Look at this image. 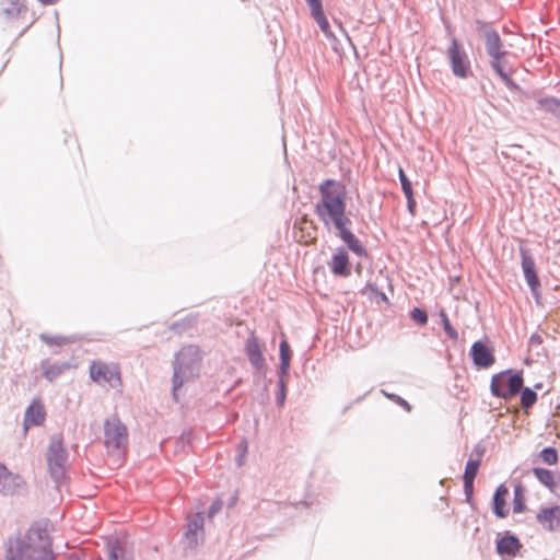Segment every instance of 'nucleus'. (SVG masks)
<instances>
[{
  "instance_id": "obj_1",
  "label": "nucleus",
  "mask_w": 560,
  "mask_h": 560,
  "mask_svg": "<svg viewBox=\"0 0 560 560\" xmlns=\"http://www.w3.org/2000/svg\"><path fill=\"white\" fill-rule=\"evenodd\" d=\"M320 199L315 205V213L325 226L332 225L340 238L357 254L364 252L359 240L349 230L351 220L346 214L347 191L343 184L326 179L319 185Z\"/></svg>"
},
{
  "instance_id": "obj_2",
  "label": "nucleus",
  "mask_w": 560,
  "mask_h": 560,
  "mask_svg": "<svg viewBox=\"0 0 560 560\" xmlns=\"http://www.w3.org/2000/svg\"><path fill=\"white\" fill-rule=\"evenodd\" d=\"M30 544L23 546L20 541L11 544L7 551V560H51L50 542L46 535L31 532Z\"/></svg>"
},
{
  "instance_id": "obj_3",
  "label": "nucleus",
  "mask_w": 560,
  "mask_h": 560,
  "mask_svg": "<svg viewBox=\"0 0 560 560\" xmlns=\"http://www.w3.org/2000/svg\"><path fill=\"white\" fill-rule=\"evenodd\" d=\"M523 387L522 373L502 371L491 377L490 389L493 396L505 400L516 396Z\"/></svg>"
},
{
  "instance_id": "obj_4",
  "label": "nucleus",
  "mask_w": 560,
  "mask_h": 560,
  "mask_svg": "<svg viewBox=\"0 0 560 560\" xmlns=\"http://www.w3.org/2000/svg\"><path fill=\"white\" fill-rule=\"evenodd\" d=\"M90 377L100 385L120 389L122 386L120 368L117 363H106L101 360L90 365Z\"/></svg>"
},
{
  "instance_id": "obj_5",
  "label": "nucleus",
  "mask_w": 560,
  "mask_h": 560,
  "mask_svg": "<svg viewBox=\"0 0 560 560\" xmlns=\"http://www.w3.org/2000/svg\"><path fill=\"white\" fill-rule=\"evenodd\" d=\"M104 441L108 452L125 451L128 444L127 428L121 423L118 417H113L105 421Z\"/></svg>"
},
{
  "instance_id": "obj_6",
  "label": "nucleus",
  "mask_w": 560,
  "mask_h": 560,
  "mask_svg": "<svg viewBox=\"0 0 560 560\" xmlns=\"http://www.w3.org/2000/svg\"><path fill=\"white\" fill-rule=\"evenodd\" d=\"M447 57L455 77L464 79L470 74V61L456 38H453L451 42L447 49Z\"/></svg>"
},
{
  "instance_id": "obj_7",
  "label": "nucleus",
  "mask_w": 560,
  "mask_h": 560,
  "mask_svg": "<svg viewBox=\"0 0 560 560\" xmlns=\"http://www.w3.org/2000/svg\"><path fill=\"white\" fill-rule=\"evenodd\" d=\"M66 459L67 453L62 443L60 441H52L48 448L47 462L49 471L55 479L62 476Z\"/></svg>"
},
{
  "instance_id": "obj_8",
  "label": "nucleus",
  "mask_w": 560,
  "mask_h": 560,
  "mask_svg": "<svg viewBox=\"0 0 560 560\" xmlns=\"http://www.w3.org/2000/svg\"><path fill=\"white\" fill-rule=\"evenodd\" d=\"M522 256V269L524 272L525 280L530 288V291L535 298L539 296L540 281L537 276L536 265L534 258L528 254L527 249L521 248Z\"/></svg>"
},
{
  "instance_id": "obj_9",
  "label": "nucleus",
  "mask_w": 560,
  "mask_h": 560,
  "mask_svg": "<svg viewBox=\"0 0 560 560\" xmlns=\"http://www.w3.org/2000/svg\"><path fill=\"white\" fill-rule=\"evenodd\" d=\"M536 521L544 530L556 532L560 529V505L540 508Z\"/></svg>"
},
{
  "instance_id": "obj_10",
  "label": "nucleus",
  "mask_w": 560,
  "mask_h": 560,
  "mask_svg": "<svg viewBox=\"0 0 560 560\" xmlns=\"http://www.w3.org/2000/svg\"><path fill=\"white\" fill-rule=\"evenodd\" d=\"M294 237L300 244H313L317 238V228L312 220L304 215L294 224Z\"/></svg>"
},
{
  "instance_id": "obj_11",
  "label": "nucleus",
  "mask_w": 560,
  "mask_h": 560,
  "mask_svg": "<svg viewBox=\"0 0 560 560\" xmlns=\"http://www.w3.org/2000/svg\"><path fill=\"white\" fill-rule=\"evenodd\" d=\"M471 359L478 368H489L494 361L493 349L482 341H476L470 349Z\"/></svg>"
},
{
  "instance_id": "obj_12",
  "label": "nucleus",
  "mask_w": 560,
  "mask_h": 560,
  "mask_svg": "<svg viewBox=\"0 0 560 560\" xmlns=\"http://www.w3.org/2000/svg\"><path fill=\"white\" fill-rule=\"evenodd\" d=\"M24 485L19 475H13L8 468L0 464V491L4 494H14Z\"/></svg>"
},
{
  "instance_id": "obj_13",
  "label": "nucleus",
  "mask_w": 560,
  "mask_h": 560,
  "mask_svg": "<svg viewBox=\"0 0 560 560\" xmlns=\"http://www.w3.org/2000/svg\"><path fill=\"white\" fill-rule=\"evenodd\" d=\"M45 407L39 399H34L25 411L24 431L27 432L30 427L40 425L45 421Z\"/></svg>"
},
{
  "instance_id": "obj_14",
  "label": "nucleus",
  "mask_w": 560,
  "mask_h": 560,
  "mask_svg": "<svg viewBox=\"0 0 560 560\" xmlns=\"http://www.w3.org/2000/svg\"><path fill=\"white\" fill-rule=\"evenodd\" d=\"M245 352L248 357L249 362L254 365V368L258 371L262 370L265 366V359L258 343V339L254 334H252L245 343Z\"/></svg>"
},
{
  "instance_id": "obj_15",
  "label": "nucleus",
  "mask_w": 560,
  "mask_h": 560,
  "mask_svg": "<svg viewBox=\"0 0 560 560\" xmlns=\"http://www.w3.org/2000/svg\"><path fill=\"white\" fill-rule=\"evenodd\" d=\"M330 270L334 275L340 277H348L350 275V265L348 254L340 249L332 257L329 262Z\"/></svg>"
},
{
  "instance_id": "obj_16",
  "label": "nucleus",
  "mask_w": 560,
  "mask_h": 560,
  "mask_svg": "<svg viewBox=\"0 0 560 560\" xmlns=\"http://www.w3.org/2000/svg\"><path fill=\"white\" fill-rule=\"evenodd\" d=\"M486 48L488 55L494 59H502L505 51L502 49V42L499 34L495 31H488L485 35Z\"/></svg>"
},
{
  "instance_id": "obj_17",
  "label": "nucleus",
  "mask_w": 560,
  "mask_h": 560,
  "mask_svg": "<svg viewBox=\"0 0 560 560\" xmlns=\"http://www.w3.org/2000/svg\"><path fill=\"white\" fill-rule=\"evenodd\" d=\"M520 548V540L515 536H504L497 541V551L502 557L513 558Z\"/></svg>"
},
{
  "instance_id": "obj_18",
  "label": "nucleus",
  "mask_w": 560,
  "mask_h": 560,
  "mask_svg": "<svg viewBox=\"0 0 560 560\" xmlns=\"http://www.w3.org/2000/svg\"><path fill=\"white\" fill-rule=\"evenodd\" d=\"M480 463H481V459L480 457L477 458V459H469L466 464V467H465V472H464V488H465V493L467 495H471L472 494V490H474V480L477 476V472H478V469L480 467Z\"/></svg>"
},
{
  "instance_id": "obj_19",
  "label": "nucleus",
  "mask_w": 560,
  "mask_h": 560,
  "mask_svg": "<svg viewBox=\"0 0 560 560\" xmlns=\"http://www.w3.org/2000/svg\"><path fill=\"white\" fill-rule=\"evenodd\" d=\"M509 495V489L504 485H500L493 497V512L494 514L503 518L508 515L506 510V498Z\"/></svg>"
},
{
  "instance_id": "obj_20",
  "label": "nucleus",
  "mask_w": 560,
  "mask_h": 560,
  "mask_svg": "<svg viewBox=\"0 0 560 560\" xmlns=\"http://www.w3.org/2000/svg\"><path fill=\"white\" fill-rule=\"evenodd\" d=\"M535 477L548 489L553 490L558 486V478L551 470L545 468H534Z\"/></svg>"
},
{
  "instance_id": "obj_21",
  "label": "nucleus",
  "mask_w": 560,
  "mask_h": 560,
  "mask_svg": "<svg viewBox=\"0 0 560 560\" xmlns=\"http://www.w3.org/2000/svg\"><path fill=\"white\" fill-rule=\"evenodd\" d=\"M312 18L316 21L318 24L320 31L328 37L334 38V33L330 28L329 22L324 13L323 7L314 9L311 11Z\"/></svg>"
},
{
  "instance_id": "obj_22",
  "label": "nucleus",
  "mask_w": 560,
  "mask_h": 560,
  "mask_svg": "<svg viewBox=\"0 0 560 560\" xmlns=\"http://www.w3.org/2000/svg\"><path fill=\"white\" fill-rule=\"evenodd\" d=\"M21 11L22 5L20 2L18 0H12L11 7L2 11L3 23L10 26V24L20 16Z\"/></svg>"
},
{
  "instance_id": "obj_23",
  "label": "nucleus",
  "mask_w": 560,
  "mask_h": 560,
  "mask_svg": "<svg viewBox=\"0 0 560 560\" xmlns=\"http://www.w3.org/2000/svg\"><path fill=\"white\" fill-rule=\"evenodd\" d=\"M526 509L525 505V497L524 489L521 485L516 486L514 489V498H513V512L514 513H523Z\"/></svg>"
},
{
  "instance_id": "obj_24",
  "label": "nucleus",
  "mask_w": 560,
  "mask_h": 560,
  "mask_svg": "<svg viewBox=\"0 0 560 560\" xmlns=\"http://www.w3.org/2000/svg\"><path fill=\"white\" fill-rule=\"evenodd\" d=\"M537 401V394L529 387H525L521 392V405L527 410Z\"/></svg>"
},
{
  "instance_id": "obj_25",
  "label": "nucleus",
  "mask_w": 560,
  "mask_h": 560,
  "mask_svg": "<svg viewBox=\"0 0 560 560\" xmlns=\"http://www.w3.org/2000/svg\"><path fill=\"white\" fill-rule=\"evenodd\" d=\"M280 359H281V369L285 372L290 366L291 360V349L287 340H282L280 342Z\"/></svg>"
},
{
  "instance_id": "obj_26",
  "label": "nucleus",
  "mask_w": 560,
  "mask_h": 560,
  "mask_svg": "<svg viewBox=\"0 0 560 560\" xmlns=\"http://www.w3.org/2000/svg\"><path fill=\"white\" fill-rule=\"evenodd\" d=\"M42 369L45 377L50 382L56 380L62 373V368L60 365L49 364L47 362L42 364Z\"/></svg>"
},
{
  "instance_id": "obj_27",
  "label": "nucleus",
  "mask_w": 560,
  "mask_h": 560,
  "mask_svg": "<svg viewBox=\"0 0 560 560\" xmlns=\"http://www.w3.org/2000/svg\"><path fill=\"white\" fill-rule=\"evenodd\" d=\"M540 458L548 465H556L558 463V453L553 447H546L540 452Z\"/></svg>"
},
{
  "instance_id": "obj_28",
  "label": "nucleus",
  "mask_w": 560,
  "mask_h": 560,
  "mask_svg": "<svg viewBox=\"0 0 560 560\" xmlns=\"http://www.w3.org/2000/svg\"><path fill=\"white\" fill-rule=\"evenodd\" d=\"M440 317L442 319V324H443V328L446 332V335L453 339V340H456L458 338V334L457 331L455 330V328L451 325V322L445 313V311H441L440 312Z\"/></svg>"
},
{
  "instance_id": "obj_29",
  "label": "nucleus",
  "mask_w": 560,
  "mask_h": 560,
  "mask_svg": "<svg viewBox=\"0 0 560 560\" xmlns=\"http://www.w3.org/2000/svg\"><path fill=\"white\" fill-rule=\"evenodd\" d=\"M363 295H369L370 298L380 296L382 301H387V296L385 293L378 290V287L375 283H368L361 291Z\"/></svg>"
},
{
  "instance_id": "obj_30",
  "label": "nucleus",
  "mask_w": 560,
  "mask_h": 560,
  "mask_svg": "<svg viewBox=\"0 0 560 560\" xmlns=\"http://www.w3.org/2000/svg\"><path fill=\"white\" fill-rule=\"evenodd\" d=\"M203 527V518L200 515H196L194 520H190L188 523V532L187 536L196 537L198 532L202 530Z\"/></svg>"
},
{
  "instance_id": "obj_31",
  "label": "nucleus",
  "mask_w": 560,
  "mask_h": 560,
  "mask_svg": "<svg viewBox=\"0 0 560 560\" xmlns=\"http://www.w3.org/2000/svg\"><path fill=\"white\" fill-rule=\"evenodd\" d=\"M398 176H399L401 189H402L405 196L407 197V196L413 195L411 183L408 179V177L406 176V174L401 167H399V170H398Z\"/></svg>"
},
{
  "instance_id": "obj_32",
  "label": "nucleus",
  "mask_w": 560,
  "mask_h": 560,
  "mask_svg": "<svg viewBox=\"0 0 560 560\" xmlns=\"http://www.w3.org/2000/svg\"><path fill=\"white\" fill-rule=\"evenodd\" d=\"M491 65L495 72L500 75V78L506 83L512 84V79L503 71L501 67V59H494L491 61Z\"/></svg>"
},
{
  "instance_id": "obj_33",
  "label": "nucleus",
  "mask_w": 560,
  "mask_h": 560,
  "mask_svg": "<svg viewBox=\"0 0 560 560\" xmlns=\"http://www.w3.org/2000/svg\"><path fill=\"white\" fill-rule=\"evenodd\" d=\"M411 318L420 325H425L428 323L427 312L418 307L411 311Z\"/></svg>"
},
{
  "instance_id": "obj_34",
  "label": "nucleus",
  "mask_w": 560,
  "mask_h": 560,
  "mask_svg": "<svg viewBox=\"0 0 560 560\" xmlns=\"http://www.w3.org/2000/svg\"><path fill=\"white\" fill-rule=\"evenodd\" d=\"M183 373L182 371V362L179 363V366L175 369V374H174V390H177L182 384H183V381L179 380V374Z\"/></svg>"
},
{
  "instance_id": "obj_35",
  "label": "nucleus",
  "mask_w": 560,
  "mask_h": 560,
  "mask_svg": "<svg viewBox=\"0 0 560 560\" xmlns=\"http://www.w3.org/2000/svg\"><path fill=\"white\" fill-rule=\"evenodd\" d=\"M406 199H407L408 211L410 212L411 215H415L416 208H417V202H416L415 196L413 195L407 196Z\"/></svg>"
},
{
  "instance_id": "obj_36",
  "label": "nucleus",
  "mask_w": 560,
  "mask_h": 560,
  "mask_svg": "<svg viewBox=\"0 0 560 560\" xmlns=\"http://www.w3.org/2000/svg\"><path fill=\"white\" fill-rule=\"evenodd\" d=\"M305 1L308 4L311 11L323 7L322 0H305Z\"/></svg>"
},
{
  "instance_id": "obj_37",
  "label": "nucleus",
  "mask_w": 560,
  "mask_h": 560,
  "mask_svg": "<svg viewBox=\"0 0 560 560\" xmlns=\"http://www.w3.org/2000/svg\"><path fill=\"white\" fill-rule=\"evenodd\" d=\"M398 405H400L402 408H405L407 411H410L411 410V406L408 404V401H406L405 399H402L401 397H395L394 399Z\"/></svg>"
},
{
  "instance_id": "obj_38",
  "label": "nucleus",
  "mask_w": 560,
  "mask_h": 560,
  "mask_svg": "<svg viewBox=\"0 0 560 560\" xmlns=\"http://www.w3.org/2000/svg\"><path fill=\"white\" fill-rule=\"evenodd\" d=\"M44 5H51L57 3L59 0H38Z\"/></svg>"
},
{
  "instance_id": "obj_39",
  "label": "nucleus",
  "mask_w": 560,
  "mask_h": 560,
  "mask_svg": "<svg viewBox=\"0 0 560 560\" xmlns=\"http://www.w3.org/2000/svg\"><path fill=\"white\" fill-rule=\"evenodd\" d=\"M219 510V506H215L214 504L211 506L210 509V515H212L213 513H215L217 511Z\"/></svg>"
},
{
  "instance_id": "obj_40",
  "label": "nucleus",
  "mask_w": 560,
  "mask_h": 560,
  "mask_svg": "<svg viewBox=\"0 0 560 560\" xmlns=\"http://www.w3.org/2000/svg\"><path fill=\"white\" fill-rule=\"evenodd\" d=\"M110 559H112V560H117V555H116L115 550H113V551L110 552Z\"/></svg>"
},
{
  "instance_id": "obj_41",
  "label": "nucleus",
  "mask_w": 560,
  "mask_h": 560,
  "mask_svg": "<svg viewBox=\"0 0 560 560\" xmlns=\"http://www.w3.org/2000/svg\"><path fill=\"white\" fill-rule=\"evenodd\" d=\"M283 399H284V393L282 392L281 395H280V401L281 404L283 402Z\"/></svg>"
}]
</instances>
